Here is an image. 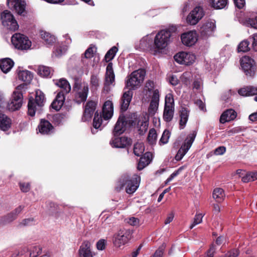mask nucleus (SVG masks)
Wrapping results in <instances>:
<instances>
[{"instance_id": "obj_1", "label": "nucleus", "mask_w": 257, "mask_h": 257, "mask_svg": "<svg viewBox=\"0 0 257 257\" xmlns=\"http://www.w3.org/2000/svg\"><path fill=\"white\" fill-rule=\"evenodd\" d=\"M171 32L168 30H162L155 36L154 43L149 46L150 52L157 55L162 52V51L167 46L170 37Z\"/></svg>"}, {"instance_id": "obj_2", "label": "nucleus", "mask_w": 257, "mask_h": 257, "mask_svg": "<svg viewBox=\"0 0 257 257\" xmlns=\"http://www.w3.org/2000/svg\"><path fill=\"white\" fill-rule=\"evenodd\" d=\"M45 101L44 93L40 90H37L36 91L35 98H31L29 99L28 104V115L31 116H34L36 113H40Z\"/></svg>"}, {"instance_id": "obj_3", "label": "nucleus", "mask_w": 257, "mask_h": 257, "mask_svg": "<svg viewBox=\"0 0 257 257\" xmlns=\"http://www.w3.org/2000/svg\"><path fill=\"white\" fill-rule=\"evenodd\" d=\"M140 181V177L137 175H135L133 178H131L128 175L123 176L119 182L120 186H116V189L117 191H119L124 186H125L126 192L130 194H133L139 187Z\"/></svg>"}, {"instance_id": "obj_4", "label": "nucleus", "mask_w": 257, "mask_h": 257, "mask_svg": "<svg viewBox=\"0 0 257 257\" xmlns=\"http://www.w3.org/2000/svg\"><path fill=\"white\" fill-rule=\"evenodd\" d=\"M26 84L18 85L14 91L11 101L7 105V108L10 111H15L21 108L23 102V96L22 90L25 88Z\"/></svg>"}, {"instance_id": "obj_5", "label": "nucleus", "mask_w": 257, "mask_h": 257, "mask_svg": "<svg viewBox=\"0 0 257 257\" xmlns=\"http://www.w3.org/2000/svg\"><path fill=\"white\" fill-rule=\"evenodd\" d=\"M89 88L87 83H79L75 82L73 86L74 94V101L78 104L84 102L86 101Z\"/></svg>"}, {"instance_id": "obj_6", "label": "nucleus", "mask_w": 257, "mask_h": 257, "mask_svg": "<svg viewBox=\"0 0 257 257\" xmlns=\"http://www.w3.org/2000/svg\"><path fill=\"white\" fill-rule=\"evenodd\" d=\"M144 69H139L133 72L126 81V86L130 89H135L141 85L145 76Z\"/></svg>"}, {"instance_id": "obj_7", "label": "nucleus", "mask_w": 257, "mask_h": 257, "mask_svg": "<svg viewBox=\"0 0 257 257\" xmlns=\"http://www.w3.org/2000/svg\"><path fill=\"white\" fill-rule=\"evenodd\" d=\"M12 43L15 47L18 49L26 50L30 48L31 42L25 35L16 33L11 39Z\"/></svg>"}, {"instance_id": "obj_8", "label": "nucleus", "mask_w": 257, "mask_h": 257, "mask_svg": "<svg viewBox=\"0 0 257 257\" xmlns=\"http://www.w3.org/2000/svg\"><path fill=\"white\" fill-rule=\"evenodd\" d=\"M196 131H192L188 135L175 156V158L177 161L181 160L190 149L196 138Z\"/></svg>"}, {"instance_id": "obj_9", "label": "nucleus", "mask_w": 257, "mask_h": 257, "mask_svg": "<svg viewBox=\"0 0 257 257\" xmlns=\"http://www.w3.org/2000/svg\"><path fill=\"white\" fill-rule=\"evenodd\" d=\"M2 24L7 29L15 31L19 28V25L14 16L8 10L4 11L1 14Z\"/></svg>"}, {"instance_id": "obj_10", "label": "nucleus", "mask_w": 257, "mask_h": 257, "mask_svg": "<svg viewBox=\"0 0 257 257\" xmlns=\"http://www.w3.org/2000/svg\"><path fill=\"white\" fill-rule=\"evenodd\" d=\"M240 65L246 76H253L256 71V65L253 59L245 56L240 60Z\"/></svg>"}, {"instance_id": "obj_11", "label": "nucleus", "mask_w": 257, "mask_h": 257, "mask_svg": "<svg viewBox=\"0 0 257 257\" xmlns=\"http://www.w3.org/2000/svg\"><path fill=\"white\" fill-rule=\"evenodd\" d=\"M131 238V232L126 229H120L113 236V243L116 247L125 244Z\"/></svg>"}, {"instance_id": "obj_12", "label": "nucleus", "mask_w": 257, "mask_h": 257, "mask_svg": "<svg viewBox=\"0 0 257 257\" xmlns=\"http://www.w3.org/2000/svg\"><path fill=\"white\" fill-rule=\"evenodd\" d=\"M204 13L202 8L196 7L188 14L186 22L190 25H195L203 17Z\"/></svg>"}, {"instance_id": "obj_13", "label": "nucleus", "mask_w": 257, "mask_h": 257, "mask_svg": "<svg viewBox=\"0 0 257 257\" xmlns=\"http://www.w3.org/2000/svg\"><path fill=\"white\" fill-rule=\"evenodd\" d=\"M175 60L179 64L189 65L193 64L195 59V55L189 52H181L176 54Z\"/></svg>"}, {"instance_id": "obj_14", "label": "nucleus", "mask_w": 257, "mask_h": 257, "mask_svg": "<svg viewBox=\"0 0 257 257\" xmlns=\"http://www.w3.org/2000/svg\"><path fill=\"white\" fill-rule=\"evenodd\" d=\"M92 248V244L89 241L84 240L78 250L79 257H93L95 253Z\"/></svg>"}, {"instance_id": "obj_15", "label": "nucleus", "mask_w": 257, "mask_h": 257, "mask_svg": "<svg viewBox=\"0 0 257 257\" xmlns=\"http://www.w3.org/2000/svg\"><path fill=\"white\" fill-rule=\"evenodd\" d=\"M159 101V91L158 89H155L153 91L150 105L148 108V112L150 115H153L156 113L158 109Z\"/></svg>"}, {"instance_id": "obj_16", "label": "nucleus", "mask_w": 257, "mask_h": 257, "mask_svg": "<svg viewBox=\"0 0 257 257\" xmlns=\"http://www.w3.org/2000/svg\"><path fill=\"white\" fill-rule=\"evenodd\" d=\"M181 39L183 44L191 46L197 42L198 36L196 31H191L182 34Z\"/></svg>"}, {"instance_id": "obj_17", "label": "nucleus", "mask_w": 257, "mask_h": 257, "mask_svg": "<svg viewBox=\"0 0 257 257\" xmlns=\"http://www.w3.org/2000/svg\"><path fill=\"white\" fill-rule=\"evenodd\" d=\"M216 29L214 21H208L204 23L200 29L201 36L207 37L211 36Z\"/></svg>"}, {"instance_id": "obj_18", "label": "nucleus", "mask_w": 257, "mask_h": 257, "mask_svg": "<svg viewBox=\"0 0 257 257\" xmlns=\"http://www.w3.org/2000/svg\"><path fill=\"white\" fill-rule=\"evenodd\" d=\"M39 132L42 135H49L54 132V126L48 120L42 119L38 125Z\"/></svg>"}, {"instance_id": "obj_19", "label": "nucleus", "mask_w": 257, "mask_h": 257, "mask_svg": "<svg viewBox=\"0 0 257 257\" xmlns=\"http://www.w3.org/2000/svg\"><path fill=\"white\" fill-rule=\"evenodd\" d=\"M96 103L93 101H89L87 102L82 117L83 121H87L90 119L95 109Z\"/></svg>"}, {"instance_id": "obj_20", "label": "nucleus", "mask_w": 257, "mask_h": 257, "mask_svg": "<svg viewBox=\"0 0 257 257\" xmlns=\"http://www.w3.org/2000/svg\"><path fill=\"white\" fill-rule=\"evenodd\" d=\"M7 5L10 4L19 15H22L25 10L26 3L24 0H7Z\"/></svg>"}, {"instance_id": "obj_21", "label": "nucleus", "mask_w": 257, "mask_h": 257, "mask_svg": "<svg viewBox=\"0 0 257 257\" xmlns=\"http://www.w3.org/2000/svg\"><path fill=\"white\" fill-rule=\"evenodd\" d=\"M238 93L243 96H249L255 95L254 98V100L257 101V87L253 86H247L241 88L238 90Z\"/></svg>"}, {"instance_id": "obj_22", "label": "nucleus", "mask_w": 257, "mask_h": 257, "mask_svg": "<svg viewBox=\"0 0 257 257\" xmlns=\"http://www.w3.org/2000/svg\"><path fill=\"white\" fill-rule=\"evenodd\" d=\"M113 113V106L112 101H106L102 107V116L105 120L110 119Z\"/></svg>"}, {"instance_id": "obj_23", "label": "nucleus", "mask_w": 257, "mask_h": 257, "mask_svg": "<svg viewBox=\"0 0 257 257\" xmlns=\"http://www.w3.org/2000/svg\"><path fill=\"white\" fill-rule=\"evenodd\" d=\"M126 124L125 116L122 115H120L114 126V135H119L123 133L125 131Z\"/></svg>"}, {"instance_id": "obj_24", "label": "nucleus", "mask_w": 257, "mask_h": 257, "mask_svg": "<svg viewBox=\"0 0 257 257\" xmlns=\"http://www.w3.org/2000/svg\"><path fill=\"white\" fill-rule=\"evenodd\" d=\"M130 143V140L125 137L115 138L110 142V145L115 148H124Z\"/></svg>"}, {"instance_id": "obj_25", "label": "nucleus", "mask_w": 257, "mask_h": 257, "mask_svg": "<svg viewBox=\"0 0 257 257\" xmlns=\"http://www.w3.org/2000/svg\"><path fill=\"white\" fill-rule=\"evenodd\" d=\"M133 96V92L132 90H128L123 92L121 99V109L122 111H125L131 102Z\"/></svg>"}, {"instance_id": "obj_26", "label": "nucleus", "mask_w": 257, "mask_h": 257, "mask_svg": "<svg viewBox=\"0 0 257 257\" xmlns=\"http://www.w3.org/2000/svg\"><path fill=\"white\" fill-rule=\"evenodd\" d=\"M236 117V112L232 109H228L225 111L220 116V122L221 123H224L233 120Z\"/></svg>"}, {"instance_id": "obj_27", "label": "nucleus", "mask_w": 257, "mask_h": 257, "mask_svg": "<svg viewBox=\"0 0 257 257\" xmlns=\"http://www.w3.org/2000/svg\"><path fill=\"white\" fill-rule=\"evenodd\" d=\"M152 154L150 152H146L143 157H141L138 163V169L139 170L143 169L148 165L152 160Z\"/></svg>"}, {"instance_id": "obj_28", "label": "nucleus", "mask_w": 257, "mask_h": 257, "mask_svg": "<svg viewBox=\"0 0 257 257\" xmlns=\"http://www.w3.org/2000/svg\"><path fill=\"white\" fill-rule=\"evenodd\" d=\"M149 125L148 119L145 117H139L137 127L140 135H143L147 131Z\"/></svg>"}, {"instance_id": "obj_29", "label": "nucleus", "mask_w": 257, "mask_h": 257, "mask_svg": "<svg viewBox=\"0 0 257 257\" xmlns=\"http://www.w3.org/2000/svg\"><path fill=\"white\" fill-rule=\"evenodd\" d=\"M12 121L6 114L0 113V128L6 131L8 130L11 126Z\"/></svg>"}, {"instance_id": "obj_30", "label": "nucleus", "mask_w": 257, "mask_h": 257, "mask_svg": "<svg viewBox=\"0 0 257 257\" xmlns=\"http://www.w3.org/2000/svg\"><path fill=\"white\" fill-rule=\"evenodd\" d=\"M14 64L12 59L5 58L0 61V68L4 73H7L12 69Z\"/></svg>"}, {"instance_id": "obj_31", "label": "nucleus", "mask_w": 257, "mask_h": 257, "mask_svg": "<svg viewBox=\"0 0 257 257\" xmlns=\"http://www.w3.org/2000/svg\"><path fill=\"white\" fill-rule=\"evenodd\" d=\"M210 6L215 9L219 10L226 8L228 0H208Z\"/></svg>"}, {"instance_id": "obj_32", "label": "nucleus", "mask_w": 257, "mask_h": 257, "mask_svg": "<svg viewBox=\"0 0 257 257\" xmlns=\"http://www.w3.org/2000/svg\"><path fill=\"white\" fill-rule=\"evenodd\" d=\"M55 84L62 89L61 91L68 93L71 91V86L68 81L64 78L56 80Z\"/></svg>"}, {"instance_id": "obj_33", "label": "nucleus", "mask_w": 257, "mask_h": 257, "mask_svg": "<svg viewBox=\"0 0 257 257\" xmlns=\"http://www.w3.org/2000/svg\"><path fill=\"white\" fill-rule=\"evenodd\" d=\"M40 35L42 39L44 41V44L46 45H52L56 41V38L55 36L48 32L42 31L40 32Z\"/></svg>"}, {"instance_id": "obj_34", "label": "nucleus", "mask_w": 257, "mask_h": 257, "mask_svg": "<svg viewBox=\"0 0 257 257\" xmlns=\"http://www.w3.org/2000/svg\"><path fill=\"white\" fill-rule=\"evenodd\" d=\"M32 73L28 70H24L18 73L19 79L25 82L26 84L30 83L33 78Z\"/></svg>"}, {"instance_id": "obj_35", "label": "nucleus", "mask_w": 257, "mask_h": 257, "mask_svg": "<svg viewBox=\"0 0 257 257\" xmlns=\"http://www.w3.org/2000/svg\"><path fill=\"white\" fill-rule=\"evenodd\" d=\"M189 111L185 108H182L180 111V127L181 129H183L188 119Z\"/></svg>"}, {"instance_id": "obj_36", "label": "nucleus", "mask_w": 257, "mask_h": 257, "mask_svg": "<svg viewBox=\"0 0 257 257\" xmlns=\"http://www.w3.org/2000/svg\"><path fill=\"white\" fill-rule=\"evenodd\" d=\"M212 196L216 202L220 203L224 199L225 193L222 188H217L213 190Z\"/></svg>"}, {"instance_id": "obj_37", "label": "nucleus", "mask_w": 257, "mask_h": 257, "mask_svg": "<svg viewBox=\"0 0 257 257\" xmlns=\"http://www.w3.org/2000/svg\"><path fill=\"white\" fill-rule=\"evenodd\" d=\"M38 74L43 77H51L52 73L51 69L45 66H40L37 69Z\"/></svg>"}, {"instance_id": "obj_38", "label": "nucleus", "mask_w": 257, "mask_h": 257, "mask_svg": "<svg viewBox=\"0 0 257 257\" xmlns=\"http://www.w3.org/2000/svg\"><path fill=\"white\" fill-rule=\"evenodd\" d=\"M173 114L174 107H171L169 106H165L163 118L166 121H170L173 118Z\"/></svg>"}, {"instance_id": "obj_39", "label": "nucleus", "mask_w": 257, "mask_h": 257, "mask_svg": "<svg viewBox=\"0 0 257 257\" xmlns=\"http://www.w3.org/2000/svg\"><path fill=\"white\" fill-rule=\"evenodd\" d=\"M257 180V172H248L242 177L241 180L244 183L254 181Z\"/></svg>"}, {"instance_id": "obj_40", "label": "nucleus", "mask_w": 257, "mask_h": 257, "mask_svg": "<svg viewBox=\"0 0 257 257\" xmlns=\"http://www.w3.org/2000/svg\"><path fill=\"white\" fill-rule=\"evenodd\" d=\"M145 151V146L143 143L138 142L136 143L134 147V153L137 156H141Z\"/></svg>"}, {"instance_id": "obj_41", "label": "nucleus", "mask_w": 257, "mask_h": 257, "mask_svg": "<svg viewBox=\"0 0 257 257\" xmlns=\"http://www.w3.org/2000/svg\"><path fill=\"white\" fill-rule=\"evenodd\" d=\"M118 49L115 46L112 47L110 50L108 51L105 56V60L106 62H109L113 59Z\"/></svg>"}, {"instance_id": "obj_42", "label": "nucleus", "mask_w": 257, "mask_h": 257, "mask_svg": "<svg viewBox=\"0 0 257 257\" xmlns=\"http://www.w3.org/2000/svg\"><path fill=\"white\" fill-rule=\"evenodd\" d=\"M157 138V135L155 129H151L149 131L148 136V141L151 145H154L156 143Z\"/></svg>"}, {"instance_id": "obj_43", "label": "nucleus", "mask_w": 257, "mask_h": 257, "mask_svg": "<svg viewBox=\"0 0 257 257\" xmlns=\"http://www.w3.org/2000/svg\"><path fill=\"white\" fill-rule=\"evenodd\" d=\"M100 80L97 76L92 75L90 78L91 88L93 90L97 89L99 86Z\"/></svg>"}, {"instance_id": "obj_44", "label": "nucleus", "mask_w": 257, "mask_h": 257, "mask_svg": "<svg viewBox=\"0 0 257 257\" xmlns=\"http://www.w3.org/2000/svg\"><path fill=\"white\" fill-rule=\"evenodd\" d=\"M102 118L101 116L99 115L98 113L96 112L95 113V115L93 118V127L96 130L98 128L101 129V124H102Z\"/></svg>"}, {"instance_id": "obj_45", "label": "nucleus", "mask_w": 257, "mask_h": 257, "mask_svg": "<svg viewBox=\"0 0 257 257\" xmlns=\"http://www.w3.org/2000/svg\"><path fill=\"white\" fill-rule=\"evenodd\" d=\"M249 42L247 40L241 41L238 46L237 50L238 52H246L249 50Z\"/></svg>"}, {"instance_id": "obj_46", "label": "nucleus", "mask_w": 257, "mask_h": 257, "mask_svg": "<svg viewBox=\"0 0 257 257\" xmlns=\"http://www.w3.org/2000/svg\"><path fill=\"white\" fill-rule=\"evenodd\" d=\"M192 78V74L190 72H185L183 73L181 77L182 82L186 85H190L191 79Z\"/></svg>"}, {"instance_id": "obj_47", "label": "nucleus", "mask_w": 257, "mask_h": 257, "mask_svg": "<svg viewBox=\"0 0 257 257\" xmlns=\"http://www.w3.org/2000/svg\"><path fill=\"white\" fill-rule=\"evenodd\" d=\"M170 137V133L168 130H165L160 140L159 143L161 145H164L168 142V140Z\"/></svg>"}, {"instance_id": "obj_48", "label": "nucleus", "mask_w": 257, "mask_h": 257, "mask_svg": "<svg viewBox=\"0 0 257 257\" xmlns=\"http://www.w3.org/2000/svg\"><path fill=\"white\" fill-rule=\"evenodd\" d=\"M64 49H63L60 46L57 45H55L54 48L53 56L58 57L61 56L63 53H64Z\"/></svg>"}, {"instance_id": "obj_49", "label": "nucleus", "mask_w": 257, "mask_h": 257, "mask_svg": "<svg viewBox=\"0 0 257 257\" xmlns=\"http://www.w3.org/2000/svg\"><path fill=\"white\" fill-rule=\"evenodd\" d=\"M245 24L248 27L257 29V16L255 18L247 19L246 20Z\"/></svg>"}, {"instance_id": "obj_50", "label": "nucleus", "mask_w": 257, "mask_h": 257, "mask_svg": "<svg viewBox=\"0 0 257 257\" xmlns=\"http://www.w3.org/2000/svg\"><path fill=\"white\" fill-rule=\"evenodd\" d=\"M66 118L65 114L57 113L53 116V121L57 124H60Z\"/></svg>"}, {"instance_id": "obj_51", "label": "nucleus", "mask_w": 257, "mask_h": 257, "mask_svg": "<svg viewBox=\"0 0 257 257\" xmlns=\"http://www.w3.org/2000/svg\"><path fill=\"white\" fill-rule=\"evenodd\" d=\"M203 216L201 214L195 215L192 223L190 226V228L192 229L196 225L200 224L202 221Z\"/></svg>"}, {"instance_id": "obj_52", "label": "nucleus", "mask_w": 257, "mask_h": 257, "mask_svg": "<svg viewBox=\"0 0 257 257\" xmlns=\"http://www.w3.org/2000/svg\"><path fill=\"white\" fill-rule=\"evenodd\" d=\"M154 88V83L152 81H148L147 82L144 91L146 92V95H148V93H150L152 91H153Z\"/></svg>"}, {"instance_id": "obj_53", "label": "nucleus", "mask_w": 257, "mask_h": 257, "mask_svg": "<svg viewBox=\"0 0 257 257\" xmlns=\"http://www.w3.org/2000/svg\"><path fill=\"white\" fill-rule=\"evenodd\" d=\"M17 217L16 216V215L13 212H12L11 213L8 214L7 215L3 218L2 219L4 223H7L13 221V220L16 219Z\"/></svg>"}, {"instance_id": "obj_54", "label": "nucleus", "mask_w": 257, "mask_h": 257, "mask_svg": "<svg viewBox=\"0 0 257 257\" xmlns=\"http://www.w3.org/2000/svg\"><path fill=\"white\" fill-rule=\"evenodd\" d=\"M165 106H169L173 107L174 99L171 94H168L165 97Z\"/></svg>"}, {"instance_id": "obj_55", "label": "nucleus", "mask_w": 257, "mask_h": 257, "mask_svg": "<svg viewBox=\"0 0 257 257\" xmlns=\"http://www.w3.org/2000/svg\"><path fill=\"white\" fill-rule=\"evenodd\" d=\"M95 49L94 47H90L88 48L84 53V57L87 59L92 58L93 56Z\"/></svg>"}, {"instance_id": "obj_56", "label": "nucleus", "mask_w": 257, "mask_h": 257, "mask_svg": "<svg viewBox=\"0 0 257 257\" xmlns=\"http://www.w3.org/2000/svg\"><path fill=\"white\" fill-rule=\"evenodd\" d=\"M239 252L237 249H233L228 251L223 257H237Z\"/></svg>"}, {"instance_id": "obj_57", "label": "nucleus", "mask_w": 257, "mask_h": 257, "mask_svg": "<svg viewBox=\"0 0 257 257\" xmlns=\"http://www.w3.org/2000/svg\"><path fill=\"white\" fill-rule=\"evenodd\" d=\"M114 74H106L105 84L109 85L113 84L114 82Z\"/></svg>"}, {"instance_id": "obj_58", "label": "nucleus", "mask_w": 257, "mask_h": 257, "mask_svg": "<svg viewBox=\"0 0 257 257\" xmlns=\"http://www.w3.org/2000/svg\"><path fill=\"white\" fill-rule=\"evenodd\" d=\"M182 170V167L179 168L177 170L173 172L169 177V178L166 180V184L170 182L175 177H176L177 175L179 174V173L181 172V171Z\"/></svg>"}, {"instance_id": "obj_59", "label": "nucleus", "mask_w": 257, "mask_h": 257, "mask_svg": "<svg viewBox=\"0 0 257 257\" xmlns=\"http://www.w3.org/2000/svg\"><path fill=\"white\" fill-rule=\"evenodd\" d=\"M64 103L54 100L51 104L52 107L56 110H59L61 109Z\"/></svg>"}, {"instance_id": "obj_60", "label": "nucleus", "mask_w": 257, "mask_h": 257, "mask_svg": "<svg viewBox=\"0 0 257 257\" xmlns=\"http://www.w3.org/2000/svg\"><path fill=\"white\" fill-rule=\"evenodd\" d=\"M106 241L104 239H100L96 243L97 249L102 250L105 249L106 245Z\"/></svg>"}, {"instance_id": "obj_61", "label": "nucleus", "mask_w": 257, "mask_h": 257, "mask_svg": "<svg viewBox=\"0 0 257 257\" xmlns=\"http://www.w3.org/2000/svg\"><path fill=\"white\" fill-rule=\"evenodd\" d=\"M67 93H64L63 91H60L56 95L55 100L59 101V102L64 103L65 100V94Z\"/></svg>"}, {"instance_id": "obj_62", "label": "nucleus", "mask_w": 257, "mask_h": 257, "mask_svg": "<svg viewBox=\"0 0 257 257\" xmlns=\"http://www.w3.org/2000/svg\"><path fill=\"white\" fill-rule=\"evenodd\" d=\"M202 85V81L201 79L196 80L193 83V89H196L198 90L201 89Z\"/></svg>"}, {"instance_id": "obj_63", "label": "nucleus", "mask_w": 257, "mask_h": 257, "mask_svg": "<svg viewBox=\"0 0 257 257\" xmlns=\"http://www.w3.org/2000/svg\"><path fill=\"white\" fill-rule=\"evenodd\" d=\"M164 254V247H159L151 257H163Z\"/></svg>"}, {"instance_id": "obj_64", "label": "nucleus", "mask_w": 257, "mask_h": 257, "mask_svg": "<svg viewBox=\"0 0 257 257\" xmlns=\"http://www.w3.org/2000/svg\"><path fill=\"white\" fill-rule=\"evenodd\" d=\"M252 48L253 49L257 52V34L253 35L252 37Z\"/></svg>"}]
</instances>
